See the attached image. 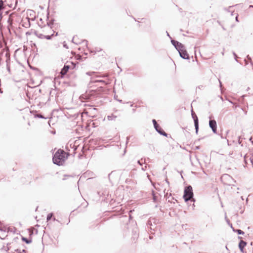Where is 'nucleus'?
Segmentation results:
<instances>
[{
  "mask_svg": "<svg viewBox=\"0 0 253 253\" xmlns=\"http://www.w3.org/2000/svg\"><path fill=\"white\" fill-rule=\"evenodd\" d=\"M66 153L63 150H58L53 157V162L54 164L61 166L62 165L67 156Z\"/></svg>",
  "mask_w": 253,
  "mask_h": 253,
  "instance_id": "f257e3e1",
  "label": "nucleus"
},
{
  "mask_svg": "<svg viewBox=\"0 0 253 253\" xmlns=\"http://www.w3.org/2000/svg\"><path fill=\"white\" fill-rule=\"evenodd\" d=\"M193 196L192 188L191 186L186 187L184 190L183 198L186 202L190 200Z\"/></svg>",
  "mask_w": 253,
  "mask_h": 253,
  "instance_id": "f03ea898",
  "label": "nucleus"
},
{
  "mask_svg": "<svg viewBox=\"0 0 253 253\" xmlns=\"http://www.w3.org/2000/svg\"><path fill=\"white\" fill-rule=\"evenodd\" d=\"M180 57L184 59H189V55L188 54L187 51L185 49V47L184 45L182 46V48H179L177 49Z\"/></svg>",
  "mask_w": 253,
  "mask_h": 253,
  "instance_id": "7ed1b4c3",
  "label": "nucleus"
},
{
  "mask_svg": "<svg viewBox=\"0 0 253 253\" xmlns=\"http://www.w3.org/2000/svg\"><path fill=\"white\" fill-rule=\"evenodd\" d=\"M191 115L194 120V126L196 129V133H197L199 129L198 119L196 115L194 113L193 109L191 110Z\"/></svg>",
  "mask_w": 253,
  "mask_h": 253,
  "instance_id": "20e7f679",
  "label": "nucleus"
},
{
  "mask_svg": "<svg viewBox=\"0 0 253 253\" xmlns=\"http://www.w3.org/2000/svg\"><path fill=\"white\" fill-rule=\"evenodd\" d=\"M210 127L211 128L212 131L215 133L216 132L217 125L216 122L214 120H211L209 122Z\"/></svg>",
  "mask_w": 253,
  "mask_h": 253,
  "instance_id": "39448f33",
  "label": "nucleus"
},
{
  "mask_svg": "<svg viewBox=\"0 0 253 253\" xmlns=\"http://www.w3.org/2000/svg\"><path fill=\"white\" fill-rule=\"evenodd\" d=\"M171 42L177 50L179 48H182L183 45L181 43L174 40H171Z\"/></svg>",
  "mask_w": 253,
  "mask_h": 253,
  "instance_id": "423d86ee",
  "label": "nucleus"
},
{
  "mask_svg": "<svg viewBox=\"0 0 253 253\" xmlns=\"http://www.w3.org/2000/svg\"><path fill=\"white\" fill-rule=\"evenodd\" d=\"M7 232L6 231V229H3L0 227V238L4 239L7 236Z\"/></svg>",
  "mask_w": 253,
  "mask_h": 253,
  "instance_id": "0eeeda50",
  "label": "nucleus"
},
{
  "mask_svg": "<svg viewBox=\"0 0 253 253\" xmlns=\"http://www.w3.org/2000/svg\"><path fill=\"white\" fill-rule=\"evenodd\" d=\"M70 68V66L69 65H65L64 67L62 69L60 74L62 76L65 75L67 72L68 71L69 69Z\"/></svg>",
  "mask_w": 253,
  "mask_h": 253,
  "instance_id": "6e6552de",
  "label": "nucleus"
},
{
  "mask_svg": "<svg viewBox=\"0 0 253 253\" xmlns=\"http://www.w3.org/2000/svg\"><path fill=\"white\" fill-rule=\"evenodd\" d=\"M72 42L76 44H79L81 43V41L80 40L77 36H74L72 39Z\"/></svg>",
  "mask_w": 253,
  "mask_h": 253,
  "instance_id": "1a4fd4ad",
  "label": "nucleus"
},
{
  "mask_svg": "<svg viewBox=\"0 0 253 253\" xmlns=\"http://www.w3.org/2000/svg\"><path fill=\"white\" fill-rule=\"evenodd\" d=\"M247 243L245 241L241 240L239 244V247L240 250L243 252V249L245 246L246 245Z\"/></svg>",
  "mask_w": 253,
  "mask_h": 253,
  "instance_id": "9d476101",
  "label": "nucleus"
},
{
  "mask_svg": "<svg viewBox=\"0 0 253 253\" xmlns=\"http://www.w3.org/2000/svg\"><path fill=\"white\" fill-rule=\"evenodd\" d=\"M158 133H159L160 134H161V135H163L164 136H167V133L166 132H165L163 130V129L161 127V128H159L157 131Z\"/></svg>",
  "mask_w": 253,
  "mask_h": 253,
  "instance_id": "9b49d317",
  "label": "nucleus"
},
{
  "mask_svg": "<svg viewBox=\"0 0 253 253\" xmlns=\"http://www.w3.org/2000/svg\"><path fill=\"white\" fill-rule=\"evenodd\" d=\"M117 118V116H115L113 114L111 115H109V116H107V119L109 120V121H113V120H115V119Z\"/></svg>",
  "mask_w": 253,
  "mask_h": 253,
  "instance_id": "f8f14e48",
  "label": "nucleus"
},
{
  "mask_svg": "<svg viewBox=\"0 0 253 253\" xmlns=\"http://www.w3.org/2000/svg\"><path fill=\"white\" fill-rule=\"evenodd\" d=\"M22 240L24 242H25L27 244H29L31 243L32 241L31 240H28V239L23 237Z\"/></svg>",
  "mask_w": 253,
  "mask_h": 253,
  "instance_id": "ddd939ff",
  "label": "nucleus"
},
{
  "mask_svg": "<svg viewBox=\"0 0 253 253\" xmlns=\"http://www.w3.org/2000/svg\"><path fill=\"white\" fill-rule=\"evenodd\" d=\"M52 215H53V214L52 213H50L47 214V217H46L47 221H49V220L51 219V218H52Z\"/></svg>",
  "mask_w": 253,
  "mask_h": 253,
  "instance_id": "4468645a",
  "label": "nucleus"
},
{
  "mask_svg": "<svg viewBox=\"0 0 253 253\" xmlns=\"http://www.w3.org/2000/svg\"><path fill=\"white\" fill-rule=\"evenodd\" d=\"M36 35L38 37H39L41 39H44L45 35H44L42 34L36 33Z\"/></svg>",
  "mask_w": 253,
  "mask_h": 253,
  "instance_id": "2eb2a0df",
  "label": "nucleus"
},
{
  "mask_svg": "<svg viewBox=\"0 0 253 253\" xmlns=\"http://www.w3.org/2000/svg\"><path fill=\"white\" fill-rule=\"evenodd\" d=\"M53 33L51 34V35H46L44 36V38L47 40H50L51 39V37L53 36Z\"/></svg>",
  "mask_w": 253,
  "mask_h": 253,
  "instance_id": "dca6fc26",
  "label": "nucleus"
},
{
  "mask_svg": "<svg viewBox=\"0 0 253 253\" xmlns=\"http://www.w3.org/2000/svg\"><path fill=\"white\" fill-rule=\"evenodd\" d=\"M44 29L46 31H51V28L50 27V26L48 24L47 26H45Z\"/></svg>",
  "mask_w": 253,
  "mask_h": 253,
  "instance_id": "f3484780",
  "label": "nucleus"
},
{
  "mask_svg": "<svg viewBox=\"0 0 253 253\" xmlns=\"http://www.w3.org/2000/svg\"><path fill=\"white\" fill-rule=\"evenodd\" d=\"M93 82H94V83H105V81H103V80H95V81H92Z\"/></svg>",
  "mask_w": 253,
  "mask_h": 253,
  "instance_id": "a211bd4d",
  "label": "nucleus"
},
{
  "mask_svg": "<svg viewBox=\"0 0 253 253\" xmlns=\"http://www.w3.org/2000/svg\"><path fill=\"white\" fill-rule=\"evenodd\" d=\"M152 122H153L154 127H157V126L158 125V124H157L156 121L154 119V120H153Z\"/></svg>",
  "mask_w": 253,
  "mask_h": 253,
  "instance_id": "6ab92c4d",
  "label": "nucleus"
},
{
  "mask_svg": "<svg viewBox=\"0 0 253 253\" xmlns=\"http://www.w3.org/2000/svg\"><path fill=\"white\" fill-rule=\"evenodd\" d=\"M236 231L238 234H244V232L241 230L237 229Z\"/></svg>",
  "mask_w": 253,
  "mask_h": 253,
  "instance_id": "aec40b11",
  "label": "nucleus"
},
{
  "mask_svg": "<svg viewBox=\"0 0 253 253\" xmlns=\"http://www.w3.org/2000/svg\"><path fill=\"white\" fill-rule=\"evenodd\" d=\"M233 55H234V57H235V60H236L237 62H238V60L237 59V56L236 54L234 52H233Z\"/></svg>",
  "mask_w": 253,
  "mask_h": 253,
  "instance_id": "412c9836",
  "label": "nucleus"
},
{
  "mask_svg": "<svg viewBox=\"0 0 253 253\" xmlns=\"http://www.w3.org/2000/svg\"><path fill=\"white\" fill-rule=\"evenodd\" d=\"M86 74V75L91 76V75L94 74V72H87Z\"/></svg>",
  "mask_w": 253,
  "mask_h": 253,
  "instance_id": "4be33fe9",
  "label": "nucleus"
},
{
  "mask_svg": "<svg viewBox=\"0 0 253 253\" xmlns=\"http://www.w3.org/2000/svg\"><path fill=\"white\" fill-rule=\"evenodd\" d=\"M37 116L40 118H43V117L42 115H40V114L37 115Z\"/></svg>",
  "mask_w": 253,
  "mask_h": 253,
  "instance_id": "5701e85b",
  "label": "nucleus"
},
{
  "mask_svg": "<svg viewBox=\"0 0 253 253\" xmlns=\"http://www.w3.org/2000/svg\"><path fill=\"white\" fill-rule=\"evenodd\" d=\"M159 128H161L159 125L157 126V127H155V128L156 129V131H157V130Z\"/></svg>",
  "mask_w": 253,
  "mask_h": 253,
  "instance_id": "b1692460",
  "label": "nucleus"
},
{
  "mask_svg": "<svg viewBox=\"0 0 253 253\" xmlns=\"http://www.w3.org/2000/svg\"><path fill=\"white\" fill-rule=\"evenodd\" d=\"M236 21L237 22H238V15H237L236 16Z\"/></svg>",
  "mask_w": 253,
  "mask_h": 253,
  "instance_id": "393cba45",
  "label": "nucleus"
},
{
  "mask_svg": "<svg viewBox=\"0 0 253 253\" xmlns=\"http://www.w3.org/2000/svg\"><path fill=\"white\" fill-rule=\"evenodd\" d=\"M15 252H16V253H20V251L18 250H16Z\"/></svg>",
  "mask_w": 253,
  "mask_h": 253,
  "instance_id": "a878e982",
  "label": "nucleus"
},
{
  "mask_svg": "<svg viewBox=\"0 0 253 253\" xmlns=\"http://www.w3.org/2000/svg\"><path fill=\"white\" fill-rule=\"evenodd\" d=\"M250 140L251 141V142H252V144H253V141H252V137H251V138H250Z\"/></svg>",
  "mask_w": 253,
  "mask_h": 253,
  "instance_id": "bb28decb",
  "label": "nucleus"
},
{
  "mask_svg": "<svg viewBox=\"0 0 253 253\" xmlns=\"http://www.w3.org/2000/svg\"><path fill=\"white\" fill-rule=\"evenodd\" d=\"M166 182H167L168 184H169V181L168 180V179H166Z\"/></svg>",
  "mask_w": 253,
  "mask_h": 253,
  "instance_id": "cd10ccee",
  "label": "nucleus"
},
{
  "mask_svg": "<svg viewBox=\"0 0 253 253\" xmlns=\"http://www.w3.org/2000/svg\"><path fill=\"white\" fill-rule=\"evenodd\" d=\"M81 97H82V98H84V99H86V97H84V95H82V96H81Z\"/></svg>",
  "mask_w": 253,
  "mask_h": 253,
  "instance_id": "c85d7f7f",
  "label": "nucleus"
},
{
  "mask_svg": "<svg viewBox=\"0 0 253 253\" xmlns=\"http://www.w3.org/2000/svg\"><path fill=\"white\" fill-rule=\"evenodd\" d=\"M64 46L65 47H66V48H68V47L66 46V44H64Z\"/></svg>",
  "mask_w": 253,
  "mask_h": 253,
  "instance_id": "c756f323",
  "label": "nucleus"
},
{
  "mask_svg": "<svg viewBox=\"0 0 253 253\" xmlns=\"http://www.w3.org/2000/svg\"><path fill=\"white\" fill-rule=\"evenodd\" d=\"M245 164H247V161L246 160H245Z\"/></svg>",
  "mask_w": 253,
  "mask_h": 253,
  "instance_id": "7c9ffc66",
  "label": "nucleus"
},
{
  "mask_svg": "<svg viewBox=\"0 0 253 253\" xmlns=\"http://www.w3.org/2000/svg\"><path fill=\"white\" fill-rule=\"evenodd\" d=\"M137 163L140 164V165H141V163H140V161H138Z\"/></svg>",
  "mask_w": 253,
  "mask_h": 253,
  "instance_id": "2f4dec72",
  "label": "nucleus"
},
{
  "mask_svg": "<svg viewBox=\"0 0 253 253\" xmlns=\"http://www.w3.org/2000/svg\"><path fill=\"white\" fill-rule=\"evenodd\" d=\"M0 18H1V13L0 12Z\"/></svg>",
  "mask_w": 253,
  "mask_h": 253,
  "instance_id": "473e14b6",
  "label": "nucleus"
},
{
  "mask_svg": "<svg viewBox=\"0 0 253 253\" xmlns=\"http://www.w3.org/2000/svg\"><path fill=\"white\" fill-rule=\"evenodd\" d=\"M231 15H233V12H231Z\"/></svg>",
  "mask_w": 253,
  "mask_h": 253,
  "instance_id": "72a5a7b5",
  "label": "nucleus"
},
{
  "mask_svg": "<svg viewBox=\"0 0 253 253\" xmlns=\"http://www.w3.org/2000/svg\"><path fill=\"white\" fill-rule=\"evenodd\" d=\"M25 252H26V251H25V250H23V252L25 253Z\"/></svg>",
  "mask_w": 253,
  "mask_h": 253,
  "instance_id": "f704fd0d",
  "label": "nucleus"
},
{
  "mask_svg": "<svg viewBox=\"0 0 253 253\" xmlns=\"http://www.w3.org/2000/svg\"><path fill=\"white\" fill-rule=\"evenodd\" d=\"M220 83V85L221 86V83L219 81Z\"/></svg>",
  "mask_w": 253,
  "mask_h": 253,
  "instance_id": "c9c22d12",
  "label": "nucleus"
},
{
  "mask_svg": "<svg viewBox=\"0 0 253 253\" xmlns=\"http://www.w3.org/2000/svg\"><path fill=\"white\" fill-rule=\"evenodd\" d=\"M118 101H119V102H122V100H119Z\"/></svg>",
  "mask_w": 253,
  "mask_h": 253,
  "instance_id": "e433bc0d",
  "label": "nucleus"
},
{
  "mask_svg": "<svg viewBox=\"0 0 253 253\" xmlns=\"http://www.w3.org/2000/svg\"><path fill=\"white\" fill-rule=\"evenodd\" d=\"M142 169L143 170H145L144 168H142Z\"/></svg>",
  "mask_w": 253,
  "mask_h": 253,
  "instance_id": "4c0bfd02",
  "label": "nucleus"
},
{
  "mask_svg": "<svg viewBox=\"0 0 253 253\" xmlns=\"http://www.w3.org/2000/svg\"><path fill=\"white\" fill-rule=\"evenodd\" d=\"M167 35H168V36H169V33H167Z\"/></svg>",
  "mask_w": 253,
  "mask_h": 253,
  "instance_id": "58836bf2",
  "label": "nucleus"
},
{
  "mask_svg": "<svg viewBox=\"0 0 253 253\" xmlns=\"http://www.w3.org/2000/svg\"><path fill=\"white\" fill-rule=\"evenodd\" d=\"M153 199L154 200H155V197H154Z\"/></svg>",
  "mask_w": 253,
  "mask_h": 253,
  "instance_id": "ea45409f",
  "label": "nucleus"
}]
</instances>
